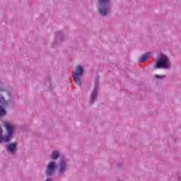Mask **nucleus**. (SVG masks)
<instances>
[{
  "label": "nucleus",
  "instance_id": "6e6552de",
  "mask_svg": "<svg viewBox=\"0 0 181 181\" xmlns=\"http://www.w3.org/2000/svg\"><path fill=\"white\" fill-rule=\"evenodd\" d=\"M64 39V34L62 31H57L55 33V39L53 43V47H56L57 46H60L62 45V42Z\"/></svg>",
  "mask_w": 181,
  "mask_h": 181
},
{
  "label": "nucleus",
  "instance_id": "20e7f679",
  "mask_svg": "<svg viewBox=\"0 0 181 181\" xmlns=\"http://www.w3.org/2000/svg\"><path fill=\"white\" fill-rule=\"evenodd\" d=\"M110 2H111V0H98V12L103 18L108 16Z\"/></svg>",
  "mask_w": 181,
  "mask_h": 181
},
{
  "label": "nucleus",
  "instance_id": "4468645a",
  "mask_svg": "<svg viewBox=\"0 0 181 181\" xmlns=\"http://www.w3.org/2000/svg\"><path fill=\"white\" fill-rule=\"evenodd\" d=\"M155 78H158V80H163V78H166V76L165 75H155Z\"/></svg>",
  "mask_w": 181,
  "mask_h": 181
},
{
  "label": "nucleus",
  "instance_id": "39448f33",
  "mask_svg": "<svg viewBox=\"0 0 181 181\" xmlns=\"http://www.w3.org/2000/svg\"><path fill=\"white\" fill-rule=\"evenodd\" d=\"M83 74H84V69H83V66H78L72 76L76 84L79 87H81L82 86V82L80 76H83Z\"/></svg>",
  "mask_w": 181,
  "mask_h": 181
},
{
  "label": "nucleus",
  "instance_id": "9d476101",
  "mask_svg": "<svg viewBox=\"0 0 181 181\" xmlns=\"http://www.w3.org/2000/svg\"><path fill=\"white\" fill-rule=\"evenodd\" d=\"M149 57H151V53L146 52L140 57V59H139V63L146 62V60H148Z\"/></svg>",
  "mask_w": 181,
  "mask_h": 181
},
{
  "label": "nucleus",
  "instance_id": "f8f14e48",
  "mask_svg": "<svg viewBox=\"0 0 181 181\" xmlns=\"http://www.w3.org/2000/svg\"><path fill=\"white\" fill-rule=\"evenodd\" d=\"M51 79L49 76L47 77L44 82L45 86H47V90H52V83H50Z\"/></svg>",
  "mask_w": 181,
  "mask_h": 181
},
{
  "label": "nucleus",
  "instance_id": "423d86ee",
  "mask_svg": "<svg viewBox=\"0 0 181 181\" xmlns=\"http://www.w3.org/2000/svg\"><path fill=\"white\" fill-rule=\"evenodd\" d=\"M97 97H98V79L95 80L94 88L90 93L89 99V104L93 105L95 101H97Z\"/></svg>",
  "mask_w": 181,
  "mask_h": 181
},
{
  "label": "nucleus",
  "instance_id": "ddd939ff",
  "mask_svg": "<svg viewBox=\"0 0 181 181\" xmlns=\"http://www.w3.org/2000/svg\"><path fill=\"white\" fill-rule=\"evenodd\" d=\"M5 106L0 105V117H4L6 115V110H5Z\"/></svg>",
  "mask_w": 181,
  "mask_h": 181
},
{
  "label": "nucleus",
  "instance_id": "7ed1b4c3",
  "mask_svg": "<svg viewBox=\"0 0 181 181\" xmlns=\"http://www.w3.org/2000/svg\"><path fill=\"white\" fill-rule=\"evenodd\" d=\"M172 64L170 63V59L168 56L161 54L159 59H156L154 64V69H163L164 70H168L170 69Z\"/></svg>",
  "mask_w": 181,
  "mask_h": 181
},
{
  "label": "nucleus",
  "instance_id": "9b49d317",
  "mask_svg": "<svg viewBox=\"0 0 181 181\" xmlns=\"http://www.w3.org/2000/svg\"><path fill=\"white\" fill-rule=\"evenodd\" d=\"M60 156V152L56 150L52 152L51 158L53 160H57Z\"/></svg>",
  "mask_w": 181,
  "mask_h": 181
},
{
  "label": "nucleus",
  "instance_id": "f03ea898",
  "mask_svg": "<svg viewBox=\"0 0 181 181\" xmlns=\"http://www.w3.org/2000/svg\"><path fill=\"white\" fill-rule=\"evenodd\" d=\"M0 104L4 107H15L16 103L15 99L11 97L9 90L5 88L4 83L0 82Z\"/></svg>",
  "mask_w": 181,
  "mask_h": 181
},
{
  "label": "nucleus",
  "instance_id": "2eb2a0df",
  "mask_svg": "<svg viewBox=\"0 0 181 181\" xmlns=\"http://www.w3.org/2000/svg\"><path fill=\"white\" fill-rule=\"evenodd\" d=\"M122 165H124L122 163H119L117 164V168H122Z\"/></svg>",
  "mask_w": 181,
  "mask_h": 181
},
{
  "label": "nucleus",
  "instance_id": "dca6fc26",
  "mask_svg": "<svg viewBox=\"0 0 181 181\" xmlns=\"http://www.w3.org/2000/svg\"><path fill=\"white\" fill-rule=\"evenodd\" d=\"M45 181H53V180L52 178H47Z\"/></svg>",
  "mask_w": 181,
  "mask_h": 181
},
{
  "label": "nucleus",
  "instance_id": "0eeeda50",
  "mask_svg": "<svg viewBox=\"0 0 181 181\" xmlns=\"http://www.w3.org/2000/svg\"><path fill=\"white\" fill-rule=\"evenodd\" d=\"M57 168V165L56 163L51 161L47 165V169L45 170L46 176H53L54 175V172H56V169Z\"/></svg>",
  "mask_w": 181,
  "mask_h": 181
},
{
  "label": "nucleus",
  "instance_id": "f257e3e1",
  "mask_svg": "<svg viewBox=\"0 0 181 181\" xmlns=\"http://www.w3.org/2000/svg\"><path fill=\"white\" fill-rule=\"evenodd\" d=\"M4 127L7 134L3 136L4 131H2V127H0V144H2L3 141L6 142V144H7L5 145L6 151H7L8 153H11V155H15V153L18 152V143H9L12 140V138H13L15 127L9 122H5Z\"/></svg>",
  "mask_w": 181,
  "mask_h": 181
},
{
  "label": "nucleus",
  "instance_id": "1a4fd4ad",
  "mask_svg": "<svg viewBox=\"0 0 181 181\" xmlns=\"http://www.w3.org/2000/svg\"><path fill=\"white\" fill-rule=\"evenodd\" d=\"M69 165L65 160H62L59 165L58 175L59 176H63L66 172H67V167Z\"/></svg>",
  "mask_w": 181,
  "mask_h": 181
}]
</instances>
